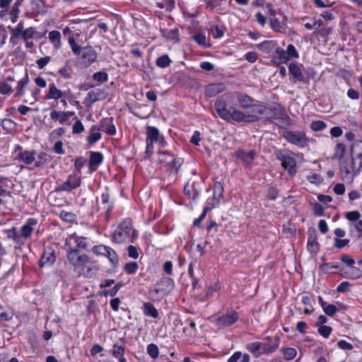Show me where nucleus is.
Instances as JSON below:
<instances>
[{"mask_svg":"<svg viewBox=\"0 0 362 362\" xmlns=\"http://www.w3.org/2000/svg\"><path fill=\"white\" fill-rule=\"evenodd\" d=\"M86 238L76 233L69 235L66 239L65 250L66 253L79 251L81 249H86Z\"/></svg>","mask_w":362,"mask_h":362,"instance_id":"nucleus-9","label":"nucleus"},{"mask_svg":"<svg viewBox=\"0 0 362 362\" xmlns=\"http://www.w3.org/2000/svg\"><path fill=\"white\" fill-rule=\"evenodd\" d=\"M109 247H110L105 246L104 245H95L93 247V252L96 255L105 256Z\"/></svg>","mask_w":362,"mask_h":362,"instance_id":"nucleus-50","label":"nucleus"},{"mask_svg":"<svg viewBox=\"0 0 362 362\" xmlns=\"http://www.w3.org/2000/svg\"><path fill=\"white\" fill-rule=\"evenodd\" d=\"M66 257L71 269L78 275L82 274L86 264L90 262V257L86 254L81 253L79 251L69 252L66 253Z\"/></svg>","mask_w":362,"mask_h":362,"instance_id":"nucleus-5","label":"nucleus"},{"mask_svg":"<svg viewBox=\"0 0 362 362\" xmlns=\"http://www.w3.org/2000/svg\"><path fill=\"white\" fill-rule=\"evenodd\" d=\"M125 346L124 345L115 344L112 348V354L118 358L119 362H126V358L123 356Z\"/></svg>","mask_w":362,"mask_h":362,"instance_id":"nucleus-30","label":"nucleus"},{"mask_svg":"<svg viewBox=\"0 0 362 362\" xmlns=\"http://www.w3.org/2000/svg\"><path fill=\"white\" fill-rule=\"evenodd\" d=\"M277 158L281 161V165L285 169H288L290 175H293L296 173V160L295 158L280 153L277 155Z\"/></svg>","mask_w":362,"mask_h":362,"instance_id":"nucleus-14","label":"nucleus"},{"mask_svg":"<svg viewBox=\"0 0 362 362\" xmlns=\"http://www.w3.org/2000/svg\"><path fill=\"white\" fill-rule=\"evenodd\" d=\"M223 193V187L222 184L219 182H215L214 186V195L211 200L218 202L220 199L222 197Z\"/></svg>","mask_w":362,"mask_h":362,"instance_id":"nucleus-31","label":"nucleus"},{"mask_svg":"<svg viewBox=\"0 0 362 362\" xmlns=\"http://www.w3.org/2000/svg\"><path fill=\"white\" fill-rule=\"evenodd\" d=\"M112 202L110 199V194L107 189L102 192L100 197L97 198V206L98 209L104 210L107 216L111 211Z\"/></svg>","mask_w":362,"mask_h":362,"instance_id":"nucleus-15","label":"nucleus"},{"mask_svg":"<svg viewBox=\"0 0 362 362\" xmlns=\"http://www.w3.org/2000/svg\"><path fill=\"white\" fill-rule=\"evenodd\" d=\"M69 45L75 55H79L80 53L82 52L83 47H81L80 45H78L74 37H69Z\"/></svg>","mask_w":362,"mask_h":362,"instance_id":"nucleus-44","label":"nucleus"},{"mask_svg":"<svg viewBox=\"0 0 362 362\" xmlns=\"http://www.w3.org/2000/svg\"><path fill=\"white\" fill-rule=\"evenodd\" d=\"M340 272L342 277L349 279H358L362 276V271L354 265L341 268Z\"/></svg>","mask_w":362,"mask_h":362,"instance_id":"nucleus-17","label":"nucleus"},{"mask_svg":"<svg viewBox=\"0 0 362 362\" xmlns=\"http://www.w3.org/2000/svg\"><path fill=\"white\" fill-rule=\"evenodd\" d=\"M231 98H234L238 102L240 107L244 110L249 109L252 107H255V112L262 115L265 112L266 107L263 105H254V100L247 94L243 92H234L230 94Z\"/></svg>","mask_w":362,"mask_h":362,"instance_id":"nucleus-6","label":"nucleus"},{"mask_svg":"<svg viewBox=\"0 0 362 362\" xmlns=\"http://www.w3.org/2000/svg\"><path fill=\"white\" fill-rule=\"evenodd\" d=\"M327 127L326 124L321 120H315L311 122L310 128L312 130L317 132L324 129Z\"/></svg>","mask_w":362,"mask_h":362,"instance_id":"nucleus-48","label":"nucleus"},{"mask_svg":"<svg viewBox=\"0 0 362 362\" xmlns=\"http://www.w3.org/2000/svg\"><path fill=\"white\" fill-rule=\"evenodd\" d=\"M30 81L29 76L27 72H25L24 76L21 78L18 83L16 88L15 97H21L25 94V89Z\"/></svg>","mask_w":362,"mask_h":362,"instance_id":"nucleus-24","label":"nucleus"},{"mask_svg":"<svg viewBox=\"0 0 362 362\" xmlns=\"http://www.w3.org/2000/svg\"><path fill=\"white\" fill-rule=\"evenodd\" d=\"M50 117L53 120L59 121L60 124H64L67 121L65 112L52 110L50 112Z\"/></svg>","mask_w":362,"mask_h":362,"instance_id":"nucleus-32","label":"nucleus"},{"mask_svg":"<svg viewBox=\"0 0 362 362\" xmlns=\"http://www.w3.org/2000/svg\"><path fill=\"white\" fill-rule=\"evenodd\" d=\"M281 352L284 356V358L286 361L293 359L297 355V351L294 348L287 347L282 348Z\"/></svg>","mask_w":362,"mask_h":362,"instance_id":"nucleus-33","label":"nucleus"},{"mask_svg":"<svg viewBox=\"0 0 362 362\" xmlns=\"http://www.w3.org/2000/svg\"><path fill=\"white\" fill-rule=\"evenodd\" d=\"M37 221L35 218H28L26 223L23 225L20 230L13 227L6 231L7 238L12 239L14 243L23 245L26 241L31 238L35 226Z\"/></svg>","mask_w":362,"mask_h":362,"instance_id":"nucleus-3","label":"nucleus"},{"mask_svg":"<svg viewBox=\"0 0 362 362\" xmlns=\"http://www.w3.org/2000/svg\"><path fill=\"white\" fill-rule=\"evenodd\" d=\"M58 73L64 78H71L72 77L73 71L68 62H66L64 67L59 69Z\"/></svg>","mask_w":362,"mask_h":362,"instance_id":"nucleus-34","label":"nucleus"},{"mask_svg":"<svg viewBox=\"0 0 362 362\" xmlns=\"http://www.w3.org/2000/svg\"><path fill=\"white\" fill-rule=\"evenodd\" d=\"M24 26L22 22H20L14 28L11 30V34L16 36L22 37L24 32Z\"/></svg>","mask_w":362,"mask_h":362,"instance_id":"nucleus-58","label":"nucleus"},{"mask_svg":"<svg viewBox=\"0 0 362 362\" xmlns=\"http://www.w3.org/2000/svg\"><path fill=\"white\" fill-rule=\"evenodd\" d=\"M214 107L218 116L227 122L233 120L236 122H252L258 120V117L255 115H246L234 107L228 109L226 100L221 97L216 99Z\"/></svg>","mask_w":362,"mask_h":362,"instance_id":"nucleus-1","label":"nucleus"},{"mask_svg":"<svg viewBox=\"0 0 362 362\" xmlns=\"http://www.w3.org/2000/svg\"><path fill=\"white\" fill-rule=\"evenodd\" d=\"M174 157V155L171 154L168 151H159V160L161 163H165L168 165L169 163L173 160V158Z\"/></svg>","mask_w":362,"mask_h":362,"instance_id":"nucleus-36","label":"nucleus"},{"mask_svg":"<svg viewBox=\"0 0 362 362\" xmlns=\"http://www.w3.org/2000/svg\"><path fill=\"white\" fill-rule=\"evenodd\" d=\"M332 331V327L327 325H321L318 328L319 333L325 338H327L331 334Z\"/></svg>","mask_w":362,"mask_h":362,"instance_id":"nucleus-55","label":"nucleus"},{"mask_svg":"<svg viewBox=\"0 0 362 362\" xmlns=\"http://www.w3.org/2000/svg\"><path fill=\"white\" fill-rule=\"evenodd\" d=\"M288 71L299 81H304L305 77L300 67L294 63H291L288 66Z\"/></svg>","mask_w":362,"mask_h":362,"instance_id":"nucleus-26","label":"nucleus"},{"mask_svg":"<svg viewBox=\"0 0 362 362\" xmlns=\"http://www.w3.org/2000/svg\"><path fill=\"white\" fill-rule=\"evenodd\" d=\"M276 56L280 63H286L290 59L289 57L286 54V51L281 47L276 48Z\"/></svg>","mask_w":362,"mask_h":362,"instance_id":"nucleus-37","label":"nucleus"},{"mask_svg":"<svg viewBox=\"0 0 362 362\" xmlns=\"http://www.w3.org/2000/svg\"><path fill=\"white\" fill-rule=\"evenodd\" d=\"M148 354L152 358H156L159 355V350L158 347L155 344H150L147 346L146 349Z\"/></svg>","mask_w":362,"mask_h":362,"instance_id":"nucleus-42","label":"nucleus"},{"mask_svg":"<svg viewBox=\"0 0 362 362\" xmlns=\"http://www.w3.org/2000/svg\"><path fill=\"white\" fill-rule=\"evenodd\" d=\"M93 78L96 81L104 83L107 81L108 75L105 71H98L93 74Z\"/></svg>","mask_w":362,"mask_h":362,"instance_id":"nucleus-49","label":"nucleus"},{"mask_svg":"<svg viewBox=\"0 0 362 362\" xmlns=\"http://www.w3.org/2000/svg\"><path fill=\"white\" fill-rule=\"evenodd\" d=\"M87 160L83 156H79L76 158L75 163H74V168L75 170L79 173L82 169V168L86 165Z\"/></svg>","mask_w":362,"mask_h":362,"instance_id":"nucleus-45","label":"nucleus"},{"mask_svg":"<svg viewBox=\"0 0 362 362\" xmlns=\"http://www.w3.org/2000/svg\"><path fill=\"white\" fill-rule=\"evenodd\" d=\"M98 131H100V129L97 126L91 127L90 135L87 138L89 144H93L101 139V134Z\"/></svg>","mask_w":362,"mask_h":362,"instance_id":"nucleus-29","label":"nucleus"},{"mask_svg":"<svg viewBox=\"0 0 362 362\" xmlns=\"http://www.w3.org/2000/svg\"><path fill=\"white\" fill-rule=\"evenodd\" d=\"M99 129L109 135H115L116 133V129L113 124L112 117L103 118L100 121V127Z\"/></svg>","mask_w":362,"mask_h":362,"instance_id":"nucleus-23","label":"nucleus"},{"mask_svg":"<svg viewBox=\"0 0 362 362\" xmlns=\"http://www.w3.org/2000/svg\"><path fill=\"white\" fill-rule=\"evenodd\" d=\"M322 309L324 312L330 317H332L337 312V307L333 304H327Z\"/></svg>","mask_w":362,"mask_h":362,"instance_id":"nucleus-57","label":"nucleus"},{"mask_svg":"<svg viewBox=\"0 0 362 362\" xmlns=\"http://www.w3.org/2000/svg\"><path fill=\"white\" fill-rule=\"evenodd\" d=\"M13 160L18 163H23L25 165L34 164L35 168H40L48 161L47 153L41 151L37 153L35 150H25L20 145L15 146L13 152Z\"/></svg>","mask_w":362,"mask_h":362,"instance_id":"nucleus-2","label":"nucleus"},{"mask_svg":"<svg viewBox=\"0 0 362 362\" xmlns=\"http://www.w3.org/2000/svg\"><path fill=\"white\" fill-rule=\"evenodd\" d=\"M132 228V221L130 219L122 221L112 235L113 241L116 243H123L128 240L133 243L137 238L138 231Z\"/></svg>","mask_w":362,"mask_h":362,"instance_id":"nucleus-4","label":"nucleus"},{"mask_svg":"<svg viewBox=\"0 0 362 362\" xmlns=\"http://www.w3.org/2000/svg\"><path fill=\"white\" fill-rule=\"evenodd\" d=\"M138 268H139V265L136 262H131L127 263L124 265V272L127 274H134L136 272Z\"/></svg>","mask_w":362,"mask_h":362,"instance_id":"nucleus-41","label":"nucleus"},{"mask_svg":"<svg viewBox=\"0 0 362 362\" xmlns=\"http://www.w3.org/2000/svg\"><path fill=\"white\" fill-rule=\"evenodd\" d=\"M101 95V92L99 90H90L88 93V96L89 99L93 102H95L100 99V96Z\"/></svg>","mask_w":362,"mask_h":362,"instance_id":"nucleus-60","label":"nucleus"},{"mask_svg":"<svg viewBox=\"0 0 362 362\" xmlns=\"http://www.w3.org/2000/svg\"><path fill=\"white\" fill-rule=\"evenodd\" d=\"M81 178L76 173L69 175L67 180L56 187L57 192H71L80 187Z\"/></svg>","mask_w":362,"mask_h":362,"instance_id":"nucleus-10","label":"nucleus"},{"mask_svg":"<svg viewBox=\"0 0 362 362\" xmlns=\"http://www.w3.org/2000/svg\"><path fill=\"white\" fill-rule=\"evenodd\" d=\"M103 155L99 152L91 151L89 158V170L90 173L95 171L100 164L103 162Z\"/></svg>","mask_w":362,"mask_h":362,"instance_id":"nucleus-21","label":"nucleus"},{"mask_svg":"<svg viewBox=\"0 0 362 362\" xmlns=\"http://www.w3.org/2000/svg\"><path fill=\"white\" fill-rule=\"evenodd\" d=\"M286 51V54L289 57L290 59L298 58V57H299L297 49L291 44L288 45Z\"/></svg>","mask_w":362,"mask_h":362,"instance_id":"nucleus-52","label":"nucleus"},{"mask_svg":"<svg viewBox=\"0 0 362 362\" xmlns=\"http://www.w3.org/2000/svg\"><path fill=\"white\" fill-rule=\"evenodd\" d=\"M84 131V127L80 120H77L73 125V134H80Z\"/></svg>","mask_w":362,"mask_h":362,"instance_id":"nucleus-62","label":"nucleus"},{"mask_svg":"<svg viewBox=\"0 0 362 362\" xmlns=\"http://www.w3.org/2000/svg\"><path fill=\"white\" fill-rule=\"evenodd\" d=\"M79 64L82 67H88L97 59V54L91 46L83 47L82 52L78 55Z\"/></svg>","mask_w":362,"mask_h":362,"instance_id":"nucleus-11","label":"nucleus"},{"mask_svg":"<svg viewBox=\"0 0 362 362\" xmlns=\"http://www.w3.org/2000/svg\"><path fill=\"white\" fill-rule=\"evenodd\" d=\"M51 57L46 56L36 60V64L40 69H44L50 62Z\"/></svg>","mask_w":362,"mask_h":362,"instance_id":"nucleus-54","label":"nucleus"},{"mask_svg":"<svg viewBox=\"0 0 362 362\" xmlns=\"http://www.w3.org/2000/svg\"><path fill=\"white\" fill-rule=\"evenodd\" d=\"M174 288V281L169 277L161 278L150 290V295L153 299L163 298Z\"/></svg>","mask_w":362,"mask_h":362,"instance_id":"nucleus-7","label":"nucleus"},{"mask_svg":"<svg viewBox=\"0 0 362 362\" xmlns=\"http://www.w3.org/2000/svg\"><path fill=\"white\" fill-rule=\"evenodd\" d=\"M346 217L348 220H349L351 221H357L358 219H359V218L361 217V214L357 211H352L348 212L346 215Z\"/></svg>","mask_w":362,"mask_h":362,"instance_id":"nucleus-64","label":"nucleus"},{"mask_svg":"<svg viewBox=\"0 0 362 362\" xmlns=\"http://www.w3.org/2000/svg\"><path fill=\"white\" fill-rule=\"evenodd\" d=\"M12 86L6 81H0V93L2 95H10L13 92Z\"/></svg>","mask_w":362,"mask_h":362,"instance_id":"nucleus-38","label":"nucleus"},{"mask_svg":"<svg viewBox=\"0 0 362 362\" xmlns=\"http://www.w3.org/2000/svg\"><path fill=\"white\" fill-rule=\"evenodd\" d=\"M65 95L64 92H62L59 89L54 83L49 85V90L47 95L48 99L59 100Z\"/></svg>","mask_w":362,"mask_h":362,"instance_id":"nucleus-25","label":"nucleus"},{"mask_svg":"<svg viewBox=\"0 0 362 362\" xmlns=\"http://www.w3.org/2000/svg\"><path fill=\"white\" fill-rule=\"evenodd\" d=\"M48 38L55 49H58L61 47V33L58 30L50 31Z\"/></svg>","mask_w":362,"mask_h":362,"instance_id":"nucleus-27","label":"nucleus"},{"mask_svg":"<svg viewBox=\"0 0 362 362\" xmlns=\"http://www.w3.org/2000/svg\"><path fill=\"white\" fill-rule=\"evenodd\" d=\"M183 163V159L182 158H175V156L173 158V160L169 163V166L175 170L177 173L181 165Z\"/></svg>","mask_w":362,"mask_h":362,"instance_id":"nucleus-51","label":"nucleus"},{"mask_svg":"<svg viewBox=\"0 0 362 362\" xmlns=\"http://www.w3.org/2000/svg\"><path fill=\"white\" fill-rule=\"evenodd\" d=\"M317 235L314 228H309L308 238V249L310 252L316 253L319 250V244L317 242Z\"/></svg>","mask_w":362,"mask_h":362,"instance_id":"nucleus-19","label":"nucleus"},{"mask_svg":"<svg viewBox=\"0 0 362 362\" xmlns=\"http://www.w3.org/2000/svg\"><path fill=\"white\" fill-rule=\"evenodd\" d=\"M171 63V60L169 58L168 54H163L160 57H159L156 59V65L160 68H166L168 67Z\"/></svg>","mask_w":362,"mask_h":362,"instance_id":"nucleus-35","label":"nucleus"},{"mask_svg":"<svg viewBox=\"0 0 362 362\" xmlns=\"http://www.w3.org/2000/svg\"><path fill=\"white\" fill-rule=\"evenodd\" d=\"M105 256L109 259L110 262H111V264L113 266H116L117 264V263H118L117 255L116 252L114 250H112L111 247L108 248Z\"/></svg>","mask_w":362,"mask_h":362,"instance_id":"nucleus-39","label":"nucleus"},{"mask_svg":"<svg viewBox=\"0 0 362 362\" xmlns=\"http://www.w3.org/2000/svg\"><path fill=\"white\" fill-rule=\"evenodd\" d=\"M128 255L133 259H137L139 257L138 248L133 245H129L127 248Z\"/></svg>","mask_w":362,"mask_h":362,"instance_id":"nucleus-61","label":"nucleus"},{"mask_svg":"<svg viewBox=\"0 0 362 362\" xmlns=\"http://www.w3.org/2000/svg\"><path fill=\"white\" fill-rule=\"evenodd\" d=\"M346 151V146L344 144L339 143L335 147V155L339 159H342Z\"/></svg>","mask_w":362,"mask_h":362,"instance_id":"nucleus-47","label":"nucleus"},{"mask_svg":"<svg viewBox=\"0 0 362 362\" xmlns=\"http://www.w3.org/2000/svg\"><path fill=\"white\" fill-rule=\"evenodd\" d=\"M226 88L224 83H211L206 86L205 95L209 98H212L222 93Z\"/></svg>","mask_w":362,"mask_h":362,"instance_id":"nucleus-20","label":"nucleus"},{"mask_svg":"<svg viewBox=\"0 0 362 362\" xmlns=\"http://www.w3.org/2000/svg\"><path fill=\"white\" fill-rule=\"evenodd\" d=\"M262 351L257 354L256 356H258L261 354H269L274 352L279 346V337H276L275 338H272L267 337L264 339V341L262 342Z\"/></svg>","mask_w":362,"mask_h":362,"instance_id":"nucleus-13","label":"nucleus"},{"mask_svg":"<svg viewBox=\"0 0 362 362\" xmlns=\"http://www.w3.org/2000/svg\"><path fill=\"white\" fill-rule=\"evenodd\" d=\"M144 313L146 316L152 317L155 319L158 318L159 313L154 305L151 303H144Z\"/></svg>","mask_w":362,"mask_h":362,"instance_id":"nucleus-28","label":"nucleus"},{"mask_svg":"<svg viewBox=\"0 0 362 362\" xmlns=\"http://www.w3.org/2000/svg\"><path fill=\"white\" fill-rule=\"evenodd\" d=\"M313 211L315 215L320 216L323 215L324 208L320 204L315 203L313 205Z\"/></svg>","mask_w":362,"mask_h":362,"instance_id":"nucleus-63","label":"nucleus"},{"mask_svg":"<svg viewBox=\"0 0 362 362\" xmlns=\"http://www.w3.org/2000/svg\"><path fill=\"white\" fill-rule=\"evenodd\" d=\"M246 348L248 351H250V352H252V353H255L256 351H262V342H259V341H255V342L250 343V344H247Z\"/></svg>","mask_w":362,"mask_h":362,"instance_id":"nucleus-46","label":"nucleus"},{"mask_svg":"<svg viewBox=\"0 0 362 362\" xmlns=\"http://www.w3.org/2000/svg\"><path fill=\"white\" fill-rule=\"evenodd\" d=\"M187 322L188 323V325L189 327L191 328V330H189V332H187V329L185 327L183 329V332L186 334V335H189V336H193L196 333V325H195V322L192 320H187Z\"/></svg>","mask_w":362,"mask_h":362,"instance_id":"nucleus-59","label":"nucleus"},{"mask_svg":"<svg viewBox=\"0 0 362 362\" xmlns=\"http://www.w3.org/2000/svg\"><path fill=\"white\" fill-rule=\"evenodd\" d=\"M60 218L66 221L72 222L76 218V215L71 212L62 211L60 212Z\"/></svg>","mask_w":362,"mask_h":362,"instance_id":"nucleus-53","label":"nucleus"},{"mask_svg":"<svg viewBox=\"0 0 362 362\" xmlns=\"http://www.w3.org/2000/svg\"><path fill=\"white\" fill-rule=\"evenodd\" d=\"M184 192L189 197V199H191L193 201H196L199 195L198 190L196 189H192V192H191V189L189 185L185 186Z\"/></svg>","mask_w":362,"mask_h":362,"instance_id":"nucleus-40","label":"nucleus"},{"mask_svg":"<svg viewBox=\"0 0 362 362\" xmlns=\"http://www.w3.org/2000/svg\"><path fill=\"white\" fill-rule=\"evenodd\" d=\"M235 156L237 158L240 159L244 165H250L252 164L255 159L256 151L255 150H251L247 152L240 149L235 152Z\"/></svg>","mask_w":362,"mask_h":362,"instance_id":"nucleus-18","label":"nucleus"},{"mask_svg":"<svg viewBox=\"0 0 362 362\" xmlns=\"http://www.w3.org/2000/svg\"><path fill=\"white\" fill-rule=\"evenodd\" d=\"M238 317L237 312L233 310H228L225 315L217 317L216 323L218 326L228 327L236 322Z\"/></svg>","mask_w":362,"mask_h":362,"instance_id":"nucleus-12","label":"nucleus"},{"mask_svg":"<svg viewBox=\"0 0 362 362\" xmlns=\"http://www.w3.org/2000/svg\"><path fill=\"white\" fill-rule=\"evenodd\" d=\"M307 180L313 184H320L322 181L321 177L316 173H311L307 176Z\"/></svg>","mask_w":362,"mask_h":362,"instance_id":"nucleus-56","label":"nucleus"},{"mask_svg":"<svg viewBox=\"0 0 362 362\" xmlns=\"http://www.w3.org/2000/svg\"><path fill=\"white\" fill-rule=\"evenodd\" d=\"M146 139L154 142H160L163 144L165 143L163 136L160 134L158 129L154 127L148 126L146 127Z\"/></svg>","mask_w":362,"mask_h":362,"instance_id":"nucleus-22","label":"nucleus"},{"mask_svg":"<svg viewBox=\"0 0 362 362\" xmlns=\"http://www.w3.org/2000/svg\"><path fill=\"white\" fill-rule=\"evenodd\" d=\"M36 33V29L33 27H30L24 30V32L21 37L23 39L24 41H27V40H33Z\"/></svg>","mask_w":362,"mask_h":362,"instance_id":"nucleus-43","label":"nucleus"},{"mask_svg":"<svg viewBox=\"0 0 362 362\" xmlns=\"http://www.w3.org/2000/svg\"><path fill=\"white\" fill-rule=\"evenodd\" d=\"M56 260L55 251L52 246H47L44 249L40 266L45 267L46 265H52Z\"/></svg>","mask_w":362,"mask_h":362,"instance_id":"nucleus-16","label":"nucleus"},{"mask_svg":"<svg viewBox=\"0 0 362 362\" xmlns=\"http://www.w3.org/2000/svg\"><path fill=\"white\" fill-rule=\"evenodd\" d=\"M282 135L288 142L300 148L307 147L310 142V139L303 131L286 130L283 132Z\"/></svg>","mask_w":362,"mask_h":362,"instance_id":"nucleus-8","label":"nucleus"}]
</instances>
